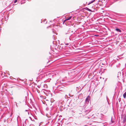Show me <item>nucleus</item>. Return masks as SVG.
<instances>
[{
    "instance_id": "f257e3e1",
    "label": "nucleus",
    "mask_w": 126,
    "mask_h": 126,
    "mask_svg": "<svg viewBox=\"0 0 126 126\" xmlns=\"http://www.w3.org/2000/svg\"><path fill=\"white\" fill-rule=\"evenodd\" d=\"M24 83V81L20 79L19 78H17L16 80V88H19V87L20 88L21 87V86L23 85Z\"/></svg>"
},
{
    "instance_id": "4468645a",
    "label": "nucleus",
    "mask_w": 126,
    "mask_h": 126,
    "mask_svg": "<svg viewBox=\"0 0 126 126\" xmlns=\"http://www.w3.org/2000/svg\"><path fill=\"white\" fill-rule=\"evenodd\" d=\"M100 119V121H99V122H99V123H100L101 122V121H102V120Z\"/></svg>"
},
{
    "instance_id": "dca6fc26",
    "label": "nucleus",
    "mask_w": 126,
    "mask_h": 126,
    "mask_svg": "<svg viewBox=\"0 0 126 126\" xmlns=\"http://www.w3.org/2000/svg\"><path fill=\"white\" fill-rule=\"evenodd\" d=\"M14 2L16 3V0H15L14 1Z\"/></svg>"
},
{
    "instance_id": "39448f33",
    "label": "nucleus",
    "mask_w": 126,
    "mask_h": 126,
    "mask_svg": "<svg viewBox=\"0 0 126 126\" xmlns=\"http://www.w3.org/2000/svg\"><path fill=\"white\" fill-rule=\"evenodd\" d=\"M90 97L88 95L87 98H86L85 101L86 102H89V101L90 99Z\"/></svg>"
},
{
    "instance_id": "ddd939ff",
    "label": "nucleus",
    "mask_w": 126,
    "mask_h": 126,
    "mask_svg": "<svg viewBox=\"0 0 126 126\" xmlns=\"http://www.w3.org/2000/svg\"><path fill=\"white\" fill-rule=\"evenodd\" d=\"M30 126H34V125L33 124H31L30 125Z\"/></svg>"
},
{
    "instance_id": "4be33fe9",
    "label": "nucleus",
    "mask_w": 126,
    "mask_h": 126,
    "mask_svg": "<svg viewBox=\"0 0 126 126\" xmlns=\"http://www.w3.org/2000/svg\"><path fill=\"white\" fill-rule=\"evenodd\" d=\"M16 106H17V103H16Z\"/></svg>"
},
{
    "instance_id": "f3484780",
    "label": "nucleus",
    "mask_w": 126,
    "mask_h": 126,
    "mask_svg": "<svg viewBox=\"0 0 126 126\" xmlns=\"http://www.w3.org/2000/svg\"><path fill=\"white\" fill-rule=\"evenodd\" d=\"M14 87V90H15V87Z\"/></svg>"
},
{
    "instance_id": "0eeeda50",
    "label": "nucleus",
    "mask_w": 126,
    "mask_h": 126,
    "mask_svg": "<svg viewBox=\"0 0 126 126\" xmlns=\"http://www.w3.org/2000/svg\"><path fill=\"white\" fill-rule=\"evenodd\" d=\"M72 17L71 16H70L69 18H67V19H65L64 21H66V20H70L71 18Z\"/></svg>"
},
{
    "instance_id": "20e7f679",
    "label": "nucleus",
    "mask_w": 126,
    "mask_h": 126,
    "mask_svg": "<svg viewBox=\"0 0 126 126\" xmlns=\"http://www.w3.org/2000/svg\"><path fill=\"white\" fill-rule=\"evenodd\" d=\"M90 111V110L89 109L86 110V111H85L84 112V115H86L87 113H88Z\"/></svg>"
},
{
    "instance_id": "9b49d317",
    "label": "nucleus",
    "mask_w": 126,
    "mask_h": 126,
    "mask_svg": "<svg viewBox=\"0 0 126 126\" xmlns=\"http://www.w3.org/2000/svg\"><path fill=\"white\" fill-rule=\"evenodd\" d=\"M87 10L89 11L92 12L91 10L88 8H87Z\"/></svg>"
},
{
    "instance_id": "2eb2a0df",
    "label": "nucleus",
    "mask_w": 126,
    "mask_h": 126,
    "mask_svg": "<svg viewBox=\"0 0 126 126\" xmlns=\"http://www.w3.org/2000/svg\"><path fill=\"white\" fill-rule=\"evenodd\" d=\"M101 117L102 118V116L103 115L102 114H101Z\"/></svg>"
},
{
    "instance_id": "f03ea898",
    "label": "nucleus",
    "mask_w": 126,
    "mask_h": 126,
    "mask_svg": "<svg viewBox=\"0 0 126 126\" xmlns=\"http://www.w3.org/2000/svg\"><path fill=\"white\" fill-rule=\"evenodd\" d=\"M64 33L65 34H68V36L69 37V39L70 40V37L71 35V34L70 33V32L69 31H68L67 32H65Z\"/></svg>"
},
{
    "instance_id": "aec40b11",
    "label": "nucleus",
    "mask_w": 126,
    "mask_h": 126,
    "mask_svg": "<svg viewBox=\"0 0 126 126\" xmlns=\"http://www.w3.org/2000/svg\"><path fill=\"white\" fill-rule=\"evenodd\" d=\"M24 2V0H22V2Z\"/></svg>"
},
{
    "instance_id": "423d86ee",
    "label": "nucleus",
    "mask_w": 126,
    "mask_h": 126,
    "mask_svg": "<svg viewBox=\"0 0 126 126\" xmlns=\"http://www.w3.org/2000/svg\"><path fill=\"white\" fill-rule=\"evenodd\" d=\"M115 30L118 32H121V31L118 28H116Z\"/></svg>"
},
{
    "instance_id": "6e6552de",
    "label": "nucleus",
    "mask_w": 126,
    "mask_h": 126,
    "mask_svg": "<svg viewBox=\"0 0 126 126\" xmlns=\"http://www.w3.org/2000/svg\"><path fill=\"white\" fill-rule=\"evenodd\" d=\"M123 96L124 98H126V91L124 94Z\"/></svg>"
},
{
    "instance_id": "9d476101",
    "label": "nucleus",
    "mask_w": 126,
    "mask_h": 126,
    "mask_svg": "<svg viewBox=\"0 0 126 126\" xmlns=\"http://www.w3.org/2000/svg\"><path fill=\"white\" fill-rule=\"evenodd\" d=\"M94 0H94L93 1H91L90 2V3H89V4H90L93 3V2L94 1Z\"/></svg>"
},
{
    "instance_id": "412c9836",
    "label": "nucleus",
    "mask_w": 126,
    "mask_h": 126,
    "mask_svg": "<svg viewBox=\"0 0 126 126\" xmlns=\"http://www.w3.org/2000/svg\"><path fill=\"white\" fill-rule=\"evenodd\" d=\"M25 111H27V110H25Z\"/></svg>"
},
{
    "instance_id": "5701e85b",
    "label": "nucleus",
    "mask_w": 126,
    "mask_h": 126,
    "mask_svg": "<svg viewBox=\"0 0 126 126\" xmlns=\"http://www.w3.org/2000/svg\"><path fill=\"white\" fill-rule=\"evenodd\" d=\"M26 121H25V123H26Z\"/></svg>"
},
{
    "instance_id": "393cba45",
    "label": "nucleus",
    "mask_w": 126,
    "mask_h": 126,
    "mask_svg": "<svg viewBox=\"0 0 126 126\" xmlns=\"http://www.w3.org/2000/svg\"><path fill=\"white\" fill-rule=\"evenodd\" d=\"M12 90V89H11V91Z\"/></svg>"
},
{
    "instance_id": "f8f14e48",
    "label": "nucleus",
    "mask_w": 126,
    "mask_h": 126,
    "mask_svg": "<svg viewBox=\"0 0 126 126\" xmlns=\"http://www.w3.org/2000/svg\"><path fill=\"white\" fill-rule=\"evenodd\" d=\"M65 45H69V44L68 43H66L65 44Z\"/></svg>"
},
{
    "instance_id": "b1692460",
    "label": "nucleus",
    "mask_w": 126,
    "mask_h": 126,
    "mask_svg": "<svg viewBox=\"0 0 126 126\" xmlns=\"http://www.w3.org/2000/svg\"><path fill=\"white\" fill-rule=\"evenodd\" d=\"M13 88V87H11V88Z\"/></svg>"
},
{
    "instance_id": "7ed1b4c3",
    "label": "nucleus",
    "mask_w": 126,
    "mask_h": 126,
    "mask_svg": "<svg viewBox=\"0 0 126 126\" xmlns=\"http://www.w3.org/2000/svg\"><path fill=\"white\" fill-rule=\"evenodd\" d=\"M26 0H16V2L18 1V2H19L21 4H23L25 2Z\"/></svg>"
},
{
    "instance_id": "1a4fd4ad",
    "label": "nucleus",
    "mask_w": 126,
    "mask_h": 126,
    "mask_svg": "<svg viewBox=\"0 0 126 126\" xmlns=\"http://www.w3.org/2000/svg\"><path fill=\"white\" fill-rule=\"evenodd\" d=\"M69 96L70 97H72L73 95V94H69Z\"/></svg>"
},
{
    "instance_id": "a211bd4d",
    "label": "nucleus",
    "mask_w": 126,
    "mask_h": 126,
    "mask_svg": "<svg viewBox=\"0 0 126 126\" xmlns=\"http://www.w3.org/2000/svg\"><path fill=\"white\" fill-rule=\"evenodd\" d=\"M28 114H29V112H28Z\"/></svg>"
},
{
    "instance_id": "6ab92c4d",
    "label": "nucleus",
    "mask_w": 126,
    "mask_h": 126,
    "mask_svg": "<svg viewBox=\"0 0 126 126\" xmlns=\"http://www.w3.org/2000/svg\"><path fill=\"white\" fill-rule=\"evenodd\" d=\"M25 98H27V96H25Z\"/></svg>"
}]
</instances>
